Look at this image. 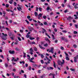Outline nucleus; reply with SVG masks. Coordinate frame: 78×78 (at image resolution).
Instances as JSON below:
<instances>
[{"label": "nucleus", "instance_id": "obj_1", "mask_svg": "<svg viewBox=\"0 0 78 78\" xmlns=\"http://www.w3.org/2000/svg\"><path fill=\"white\" fill-rule=\"evenodd\" d=\"M65 61L63 59L62 60V62H61V61L58 60V65H61V64H64Z\"/></svg>", "mask_w": 78, "mask_h": 78}, {"label": "nucleus", "instance_id": "obj_2", "mask_svg": "<svg viewBox=\"0 0 78 78\" xmlns=\"http://www.w3.org/2000/svg\"><path fill=\"white\" fill-rule=\"evenodd\" d=\"M2 34L4 36H2V39H3V40H4V41L6 40V39H7V38H6V37L5 36H7V34H4V33H2Z\"/></svg>", "mask_w": 78, "mask_h": 78}, {"label": "nucleus", "instance_id": "obj_3", "mask_svg": "<svg viewBox=\"0 0 78 78\" xmlns=\"http://www.w3.org/2000/svg\"><path fill=\"white\" fill-rule=\"evenodd\" d=\"M12 59L11 60L12 61H14V62H17V61H18L19 58H17L16 59H14V58L12 57Z\"/></svg>", "mask_w": 78, "mask_h": 78}, {"label": "nucleus", "instance_id": "obj_4", "mask_svg": "<svg viewBox=\"0 0 78 78\" xmlns=\"http://www.w3.org/2000/svg\"><path fill=\"white\" fill-rule=\"evenodd\" d=\"M76 15H74V16L76 17L74 18L75 19H78V17H77L78 16V12H76Z\"/></svg>", "mask_w": 78, "mask_h": 78}, {"label": "nucleus", "instance_id": "obj_5", "mask_svg": "<svg viewBox=\"0 0 78 78\" xmlns=\"http://www.w3.org/2000/svg\"><path fill=\"white\" fill-rule=\"evenodd\" d=\"M54 50V48H51V50H49V53H53L54 52H53V50Z\"/></svg>", "mask_w": 78, "mask_h": 78}, {"label": "nucleus", "instance_id": "obj_6", "mask_svg": "<svg viewBox=\"0 0 78 78\" xmlns=\"http://www.w3.org/2000/svg\"><path fill=\"white\" fill-rule=\"evenodd\" d=\"M28 28L29 31H32V30H34V29L31 27H28Z\"/></svg>", "mask_w": 78, "mask_h": 78}, {"label": "nucleus", "instance_id": "obj_7", "mask_svg": "<svg viewBox=\"0 0 78 78\" xmlns=\"http://www.w3.org/2000/svg\"><path fill=\"white\" fill-rule=\"evenodd\" d=\"M9 52L10 54H14L15 51H12L11 50H10L9 51Z\"/></svg>", "mask_w": 78, "mask_h": 78}, {"label": "nucleus", "instance_id": "obj_8", "mask_svg": "<svg viewBox=\"0 0 78 78\" xmlns=\"http://www.w3.org/2000/svg\"><path fill=\"white\" fill-rule=\"evenodd\" d=\"M17 9H18V11H22V8H21V7L20 6H19L18 7H17Z\"/></svg>", "mask_w": 78, "mask_h": 78}, {"label": "nucleus", "instance_id": "obj_9", "mask_svg": "<svg viewBox=\"0 0 78 78\" xmlns=\"http://www.w3.org/2000/svg\"><path fill=\"white\" fill-rule=\"evenodd\" d=\"M43 30H42V33H43V34H44V33H45V32L46 31V30H45V29H44L43 28H42Z\"/></svg>", "mask_w": 78, "mask_h": 78}, {"label": "nucleus", "instance_id": "obj_10", "mask_svg": "<svg viewBox=\"0 0 78 78\" xmlns=\"http://www.w3.org/2000/svg\"><path fill=\"white\" fill-rule=\"evenodd\" d=\"M77 6H78V4H76L74 6V8L75 9H77V8H78V7Z\"/></svg>", "mask_w": 78, "mask_h": 78}, {"label": "nucleus", "instance_id": "obj_11", "mask_svg": "<svg viewBox=\"0 0 78 78\" xmlns=\"http://www.w3.org/2000/svg\"><path fill=\"white\" fill-rule=\"evenodd\" d=\"M39 47L40 48H41V49H42L43 50H45V48H43V47L40 45V44H39Z\"/></svg>", "mask_w": 78, "mask_h": 78}, {"label": "nucleus", "instance_id": "obj_12", "mask_svg": "<svg viewBox=\"0 0 78 78\" xmlns=\"http://www.w3.org/2000/svg\"><path fill=\"white\" fill-rule=\"evenodd\" d=\"M53 66L54 67H55V68H56V64H55V61H53Z\"/></svg>", "mask_w": 78, "mask_h": 78}, {"label": "nucleus", "instance_id": "obj_13", "mask_svg": "<svg viewBox=\"0 0 78 78\" xmlns=\"http://www.w3.org/2000/svg\"><path fill=\"white\" fill-rule=\"evenodd\" d=\"M5 67L6 68H7V67H8V64L6 63H5Z\"/></svg>", "mask_w": 78, "mask_h": 78}, {"label": "nucleus", "instance_id": "obj_14", "mask_svg": "<svg viewBox=\"0 0 78 78\" xmlns=\"http://www.w3.org/2000/svg\"><path fill=\"white\" fill-rule=\"evenodd\" d=\"M34 14L35 16H38V14H37V13L36 12H35Z\"/></svg>", "mask_w": 78, "mask_h": 78}, {"label": "nucleus", "instance_id": "obj_15", "mask_svg": "<svg viewBox=\"0 0 78 78\" xmlns=\"http://www.w3.org/2000/svg\"><path fill=\"white\" fill-rule=\"evenodd\" d=\"M30 52H34V51L33 50V49H32V48L30 49Z\"/></svg>", "mask_w": 78, "mask_h": 78}, {"label": "nucleus", "instance_id": "obj_16", "mask_svg": "<svg viewBox=\"0 0 78 78\" xmlns=\"http://www.w3.org/2000/svg\"><path fill=\"white\" fill-rule=\"evenodd\" d=\"M77 59L76 57H74V62H77V61L76 60V59Z\"/></svg>", "mask_w": 78, "mask_h": 78}, {"label": "nucleus", "instance_id": "obj_17", "mask_svg": "<svg viewBox=\"0 0 78 78\" xmlns=\"http://www.w3.org/2000/svg\"><path fill=\"white\" fill-rule=\"evenodd\" d=\"M15 50L16 51H20V49L19 48H15Z\"/></svg>", "mask_w": 78, "mask_h": 78}, {"label": "nucleus", "instance_id": "obj_18", "mask_svg": "<svg viewBox=\"0 0 78 78\" xmlns=\"http://www.w3.org/2000/svg\"><path fill=\"white\" fill-rule=\"evenodd\" d=\"M29 39L30 40H33V39H35V38H34L32 37H30Z\"/></svg>", "mask_w": 78, "mask_h": 78}, {"label": "nucleus", "instance_id": "obj_19", "mask_svg": "<svg viewBox=\"0 0 78 78\" xmlns=\"http://www.w3.org/2000/svg\"><path fill=\"white\" fill-rule=\"evenodd\" d=\"M65 54L66 55V57H68L69 55H68V54H67L66 52H65Z\"/></svg>", "mask_w": 78, "mask_h": 78}, {"label": "nucleus", "instance_id": "obj_20", "mask_svg": "<svg viewBox=\"0 0 78 78\" xmlns=\"http://www.w3.org/2000/svg\"><path fill=\"white\" fill-rule=\"evenodd\" d=\"M43 23L45 25H47V23L46 22H44Z\"/></svg>", "mask_w": 78, "mask_h": 78}, {"label": "nucleus", "instance_id": "obj_21", "mask_svg": "<svg viewBox=\"0 0 78 78\" xmlns=\"http://www.w3.org/2000/svg\"><path fill=\"white\" fill-rule=\"evenodd\" d=\"M27 18L28 19H30L31 18V16H27Z\"/></svg>", "mask_w": 78, "mask_h": 78}, {"label": "nucleus", "instance_id": "obj_22", "mask_svg": "<svg viewBox=\"0 0 78 78\" xmlns=\"http://www.w3.org/2000/svg\"><path fill=\"white\" fill-rule=\"evenodd\" d=\"M44 47H48V44L46 43V44H44Z\"/></svg>", "mask_w": 78, "mask_h": 78}, {"label": "nucleus", "instance_id": "obj_23", "mask_svg": "<svg viewBox=\"0 0 78 78\" xmlns=\"http://www.w3.org/2000/svg\"><path fill=\"white\" fill-rule=\"evenodd\" d=\"M43 18L44 19H45L46 18H47V16H43Z\"/></svg>", "mask_w": 78, "mask_h": 78}, {"label": "nucleus", "instance_id": "obj_24", "mask_svg": "<svg viewBox=\"0 0 78 78\" xmlns=\"http://www.w3.org/2000/svg\"><path fill=\"white\" fill-rule=\"evenodd\" d=\"M66 60H67L68 61L69 60V58L68 57H66Z\"/></svg>", "mask_w": 78, "mask_h": 78}, {"label": "nucleus", "instance_id": "obj_25", "mask_svg": "<svg viewBox=\"0 0 78 78\" xmlns=\"http://www.w3.org/2000/svg\"><path fill=\"white\" fill-rule=\"evenodd\" d=\"M45 78V75H43V76H40V78Z\"/></svg>", "mask_w": 78, "mask_h": 78}, {"label": "nucleus", "instance_id": "obj_26", "mask_svg": "<svg viewBox=\"0 0 78 78\" xmlns=\"http://www.w3.org/2000/svg\"><path fill=\"white\" fill-rule=\"evenodd\" d=\"M18 39L19 41H21V38L20 37H18Z\"/></svg>", "mask_w": 78, "mask_h": 78}, {"label": "nucleus", "instance_id": "obj_27", "mask_svg": "<svg viewBox=\"0 0 78 78\" xmlns=\"http://www.w3.org/2000/svg\"><path fill=\"white\" fill-rule=\"evenodd\" d=\"M5 6L6 8H8L9 7V5L8 4H7L5 5Z\"/></svg>", "mask_w": 78, "mask_h": 78}, {"label": "nucleus", "instance_id": "obj_28", "mask_svg": "<svg viewBox=\"0 0 78 78\" xmlns=\"http://www.w3.org/2000/svg\"><path fill=\"white\" fill-rule=\"evenodd\" d=\"M45 34H46V35H47V36L48 37H49V38H51V37L50 36H49V35H48L46 33H45Z\"/></svg>", "mask_w": 78, "mask_h": 78}, {"label": "nucleus", "instance_id": "obj_29", "mask_svg": "<svg viewBox=\"0 0 78 78\" xmlns=\"http://www.w3.org/2000/svg\"><path fill=\"white\" fill-rule=\"evenodd\" d=\"M73 47H74V48H76V44H74L73 45Z\"/></svg>", "mask_w": 78, "mask_h": 78}, {"label": "nucleus", "instance_id": "obj_30", "mask_svg": "<svg viewBox=\"0 0 78 78\" xmlns=\"http://www.w3.org/2000/svg\"><path fill=\"white\" fill-rule=\"evenodd\" d=\"M41 62L42 64H44V60H41Z\"/></svg>", "mask_w": 78, "mask_h": 78}, {"label": "nucleus", "instance_id": "obj_31", "mask_svg": "<svg viewBox=\"0 0 78 78\" xmlns=\"http://www.w3.org/2000/svg\"><path fill=\"white\" fill-rule=\"evenodd\" d=\"M60 48H61V50H64V47H62V46H61L60 47Z\"/></svg>", "mask_w": 78, "mask_h": 78}, {"label": "nucleus", "instance_id": "obj_32", "mask_svg": "<svg viewBox=\"0 0 78 78\" xmlns=\"http://www.w3.org/2000/svg\"><path fill=\"white\" fill-rule=\"evenodd\" d=\"M71 19V17L70 16H69L68 17V18H67V20H70V19Z\"/></svg>", "mask_w": 78, "mask_h": 78}, {"label": "nucleus", "instance_id": "obj_33", "mask_svg": "<svg viewBox=\"0 0 78 78\" xmlns=\"http://www.w3.org/2000/svg\"><path fill=\"white\" fill-rule=\"evenodd\" d=\"M34 51H37V48H34Z\"/></svg>", "mask_w": 78, "mask_h": 78}, {"label": "nucleus", "instance_id": "obj_34", "mask_svg": "<svg viewBox=\"0 0 78 78\" xmlns=\"http://www.w3.org/2000/svg\"><path fill=\"white\" fill-rule=\"evenodd\" d=\"M38 9L40 11H42V8H39Z\"/></svg>", "mask_w": 78, "mask_h": 78}, {"label": "nucleus", "instance_id": "obj_35", "mask_svg": "<svg viewBox=\"0 0 78 78\" xmlns=\"http://www.w3.org/2000/svg\"><path fill=\"white\" fill-rule=\"evenodd\" d=\"M49 9H50V7L49 6H48L47 7V9L46 10H47V11H48V10H49Z\"/></svg>", "mask_w": 78, "mask_h": 78}, {"label": "nucleus", "instance_id": "obj_36", "mask_svg": "<svg viewBox=\"0 0 78 78\" xmlns=\"http://www.w3.org/2000/svg\"><path fill=\"white\" fill-rule=\"evenodd\" d=\"M42 16V14L40 13L39 15H38V16L39 17H41V16Z\"/></svg>", "mask_w": 78, "mask_h": 78}, {"label": "nucleus", "instance_id": "obj_37", "mask_svg": "<svg viewBox=\"0 0 78 78\" xmlns=\"http://www.w3.org/2000/svg\"><path fill=\"white\" fill-rule=\"evenodd\" d=\"M47 66L46 65H44V66H43V67L44 68V69H45V68H46V67H47Z\"/></svg>", "mask_w": 78, "mask_h": 78}, {"label": "nucleus", "instance_id": "obj_38", "mask_svg": "<svg viewBox=\"0 0 78 78\" xmlns=\"http://www.w3.org/2000/svg\"><path fill=\"white\" fill-rule=\"evenodd\" d=\"M30 62H32V63H34V62L33 61V60H30Z\"/></svg>", "mask_w": 78, "mask_h": 78}, {"label": "nucleus", "instance_id": "obj_39", "mask_svg": "<svg viewBox=\"0 0 78 78\" xmlns=\"http://www.w3.org/2000/svg\"><path fill=\"white\" fill-rule=\"evenodd\" d=\"M45 40L46 41H47L48 42V41L49 40H48V38H45Z\"/></svg>", "mask_w": 78, "mask_h": 78}, {"label": "nucleus", "instance_id": "obj_40", "mask_svg": "<svg viewBox=\"0 0 78 78\" xmlns=\"http://www.w3.org/2000/svg\"><path fill=\"white\" fill-rule=\"evenodd\" d=\"M78 32L76 31H74V34H77Z\"/></svg>", "mask_w": 78, "mask_h": 78}, {"label": "nucleus", "instance_id": "obj_41", "mask_svg": "<svg viewBox=\"0 0 78 78\" xmlns=\"http://www.w3.org/2000/svg\"><path fill=\"white\" fill-rule=\"evenodd\" d=\"M26 37L27 38H29V37H30V35L27 34L26 35Z\"/></svg>", "mask_w": 78, "mask_h": 78}, {"label": "nucleus", "instance_id": "obj_42", "mask_svg": "<svg viewBox=\"0 0 78 78\" xmlns=\"http://www.w3.org/2000/svg\"><path fill=\"white\" fill-rule=\"evenodd\" d=\"M9 2V3H10V4H12V2H13L11 1H10Z\"/></svg>", "mask_w": 78, "mask_h": 78}, {"label": "nucleus", "instance_id": "obj_43", "mask_svg": "<svg viewBox=\"0 0 78 78\" xmlns=\"http://www.w3.org/2000/svg\"><path fill=\"white\" fill-rule=\"evenodd\" d=\"M14 5L15 6H16V5H17V3H16V2H14Z\"/></svg>", "mask_w": 78, "mask_h": 78}, {"label": "nucleus", "instance_id": "obj_44", "mask_svg": "<svg viewBox=\"0 0 78 78\" xmlns=\"http://www.w3.org/2000/svg\"><path fill=\"white\" fill-rule=\"evenodd\" d=\"M2 13L3 14L5 15L6 14V12L5 11H3Z\"/></svg>", "mask_w": 78, "mask_h": 78}, {"label": "nucleus", "instance_id": "obj_45", "mask_svg": "<svg viewBox=\"0 0 78 78\" xmlns=\"http://www.w3.org/2000/svg\"><path fill=\"white\" fill-rule=\"evenodd\" d=\"M11 33H9V36H11Z\"/></svg>", "mask_w": 78, "mask_h": 78}, {"label": "nucleus", "instance_id": "obj_46", "mask_svg": "<svg viewBox=\"0 0 78 78\" xmlns=\"http://www.w3.org/2000/svg\"><path fill=\"white\" fill-rule=\"evenodd\" d=\"M27 57H29V58H28V59H30V56L29 55H27Z\"/></svg>", "mask_w": 78, "mask_h": 78}, {"label": "nucleus", "instance_id": "obj_47", "mask_svg": "<svg viewBox=\"0 0 78 78\" xmlns=\"http://www.w3.org/2000/svg\"><path fill=\"white\" fill-rule=\"evenodd\" d=\"M20 33H22L23 32V30H20Z\"/></svg>", "mask_w": 78, "mask_h": 78}, {"label": "nucleus", "instance_id": "obj_48", "mask_svg": "<svg viewBox=\"0 0 78 78\" xmlns=\"http://www.w3.org/2000/svg\"><path fill=\"white\" fill-rule=\"evenodd\" d=\"M5 23L7 26H8V21H5Z\"/></svg>", "mask_w": 78, "mask_h": 78}, {"label": "nucleus", "instance_id": "obj_49", "mask_svg": "<svg viewBox=\"0 0 78 78\" xmlns=\"http://www.w3.org/2000/svg\"><path fill=\"white\" fill-rule=\"evenodd\" d=\"M34 59V57H32V58H31L30 59V60H33V59Z\"/></svg>", "mask_w": 78, "mask_h": 78}, {"label": "nucleus", "instance_id": "obj_50", "mask_svg": "<svg viewBox=\"0 0 78 78\" xmlns=\"http://www.w3.org/2000/svg\"><path fill=\"white\" fill-rule=\"evenodd\" d=\"M29 70H31V66L29 67Z\"/></svg>", "mask_w": 78, "mask_h": 78}, {"label": "nucleus", "instance_id": "obj_51", "mask_svg": "<svg viewBox=\"0 0 78 78\" xmlns=\"http://www.w3.org/2000/svg\"><path fill=\"white\" fill-rule=\"evenodd\" d=\"M47 70H50V67H47Z\"/></svg>", "mask_w": 78, "mask_h": 78}, {"label": "nucleus", "instance_id": "obj_52", "mask_svg": "<svg viewBox=\"0 0 78 78\" xmlns=\"http://www.w3.org/2000/svg\"><path fill=\"white\" fill-rule=\"evenodd\" d=\"M41 70H39L38 71V73H41Z\"/></svg>", "mask_w": 78, "mask_h": 78}, {"label": "nucleus", "instance_id": "obj_53", "mask_svg": "<svg viewBox=\"0 0 78 78\" xmlns=\"http://www.w3.org/2000/svg\"><path fill=\"white\" fill-rule=\"evenodd\" d=\"M9 23H12V20H9Z\"/></svg>", "mask_w": 78, "mask_h": 78}, {"label": "nucleus", "instance_id": "obj_54", "mask_svg": "<svg viewBox=\"0 0 78 78\" xmlns=\"http://www.w3.org/2000/svg\"><path fill=\"white\" fill-rule=\"evenodd\" d=\"M17 10V8H15L13 10V11H16V10Z\"/></svg>", "mask_w": 78, "mask_h": 78}, {"label": "nucleus", "instance_id": "obj_55", "mask_svg": "<svg viewBox=\"0 0 78 78\" xmlns=\"http://www.w3.org/2000/svg\"><path fill=\"white\" fill-rule=\"evenodd\" d=\"M13 71L14 72H16V69H13Z\"/></svg>", "mask_w": 78, "mask_h": 78}, {"label": "nucleus", "instance_id": "obj_56", "mask_svg": "<svg viewBox=\"0 0 78 78\" xmlns=\"http://www.w3.org/2000/svg\"><path fill=\"white\" fill-rule=\"evenodd\" d=\"M51 69V70H53V67H50V69Z\"/></svg>", "mask_w": 78, "mask_h": 78}, {"label": "nucleus", "instance_id": "obj_57", "mask_svg": "<svg viewBox=\"0 0 78 78\" xmlns=\"http://www.w3.org/2000/svg\"><path fill=\"white\" fill-rule=\"evenodd\" d=\"M25 21L27 23H29V22H28V21L27 20H26Z\"/></svg>", "mask_w": 78, "mask_h": 78}, {"label": "nucleus", "instance_id": "obj_58", "mask_svg": "<svg viewBox=\"0 0 78 78\" xmlns=\"http://www.w3.org/2000/svg\"><path fill=\"white\" fill-rule=\"evenodd\" d=\"M62 32H64V33H67V31L66 30H63Z\"/></svg>", "mask_w": 78, "mask_h": 78}, {"label": "nucleus", "instance_id": "obj_59", "mask_svg": "<svg viewBox=\"0 0 78 78\" xmlns=\"http://www.w3.org/2000/svg\"><path fill=\"white\" fill-rule=\"evenodd\" d=\"M71 51H73H73H74V49H71Z\"/></svg>", "mask_w": 78, "mask_h": 78}, {"label": "nucleus", "instance_id": "obj_60", "mask_svg": "<svg viewBox=\"0 0 78 78\" xmlns=\"http://www.w3.org/2000/svg\"><path fill=\"white\" fill-rule=\"evenodd\" d=\"M71 70L72 71H75V69H71Z\"/></svg>", "mask_w": 78, "mask_h": 78}, {"label": "nucleus", "instance_id": "obj_61", "mask_svg": "<svg viewBox=\"0 0 78 78\" xmlns=\"http://www.w3.org/2000/svg\"><path fill=\"white\" fill-rule=\"evenodd\" d=\"M54 31L55 32H57V29H54Z\"/></svg>", "mask_w": 78, "mask_h": 78}, {"label": "nucleus", "instance_id": "obj_62", "mask_svg": "<svg viewBox=\"0 0 78 78\" xmlns=\"http://www.w3.org/2000/svg\"><path fill=\"white\" fill-rule=\"evenodd\" d=\"M24 76L25 78H27V75L26 74H24Z\"/></svg>", "mask_w": 78, "mask_h": 78}, {"label": "nucleus", "instance_id": "obj_63", "mask_svg": "<svg viewBox=\"0 0 78 78\" xmlns=\"http://www.w3.org/2000/svg\"><path fill=\"white\" fill-rule=\"evenodd\" d=\"M44 5H45L46 6H47V5H48V3H44Z\"/></svg>", "mask_w": 78, "mask_h": 78}, {"label": "nucleus", "instance_id": "obj_64", "mask_svg": "<svg viewBox=\"0 0 78 78\" xmlns=\"http://www.w3.org/2000/svg\"><path fill=\"white\" fill-rule=\"evenodd\" d=\"M68 37L69 38H72V36H71L70 35H69Z\"/></svg>", "mask_w": 78, "mask_h": 78}]
</instances>
